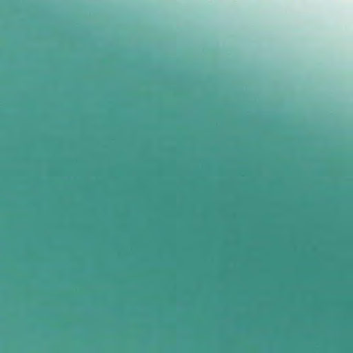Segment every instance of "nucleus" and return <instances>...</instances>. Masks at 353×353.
Segmentation results:
<instances>
[{
  "mask_svg": "<svg viewBox=\"0 0 353 353\" xmlns=\"http://www.w3.org/2000/svg\"><path fill=\"white\" fill-rule=\"evenodd\" d=\"M157 88H179L178 87H157Z\"/></svg>",
  "mask_w": 353,
  "mask_h": 353,
  "instance_id": "obj_1",
  "label": "nucleus"
}]
</instances>
